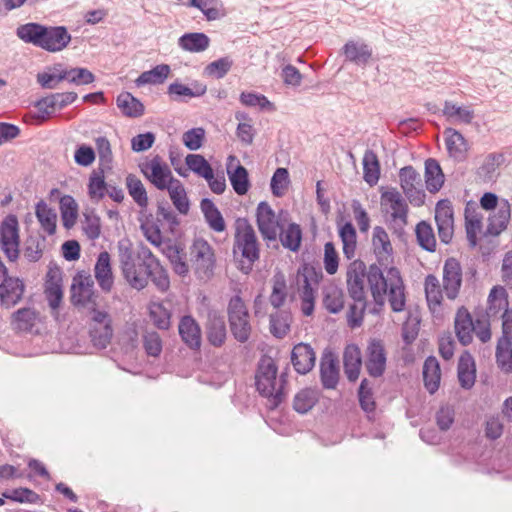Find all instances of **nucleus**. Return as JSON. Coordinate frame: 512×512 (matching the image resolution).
Listing matches in <instances>:
<instances>
[{
	"mask_svg": "<svg viewBox=\"0 0 512 512\" xmlns=\"http://www.w3.org/2000/svg\"><path fill=\"white\" fill-rule=\"evenodd\" d=\"M365 279L377 305H384L387 299L394 312L405 310V286L397 267L382 269L377 264H372L367 269L363 261L353 260L346 271L347 290L353 300H362L367 296Z\"/></svg>",
	"mask_w": 512,
	"mask_h": 512,
	"instance_id": "nucleus-1",
	"label": "nucleus"
},
{
	"mask_svg": "<svg viewBox=\"0 0 512 512\" xmlns=\"http://www.w3.org/2000/svg\"><path fill=\"white\" fill-rule=\"evenodd\" d=\"M117 250L122 274L132 288L144 289L150 278L160 291L168 290V273L148 248L141 247L134 251L131 241L124 238L118 242Z\"/></svg>",
	"mask_w": 512,
	"mask_h": 512,
	"instance_id": "nucleus-2",
	"label": "nucleus"
},
{
	"mask_svg": "<svg viewBox=\"0 0 512 512\" xmlns=\"http://www.w3.org/2000/svg\"><path fill=\"white\" fill-rule=\"evenodd\" d=\"M17 35L23 41L49 52H59L71 41V36L65 27H45L36 23L20 26L17 29Z\"/></svg>",
	"mask_w": 512,
	"mask_h": 512,
	"instance_id": "nucleus-3",
	"label": "nucleus"
},
{
	"mask_svg": "<svg viewBox=\"0 0 512 512\" xmlns=\"http://www.w3.org/2000/svg\"><path fill=\"white\" fill-rule=\"evenodd\" d=\"M277 366L271 357H262L256 374L259 393L270 399L273 406L282 401V383L277 380Z\"/></svg>",
	"mask_w": 512,
	"mask_h": 512,
	"instance_id": "nucleus-4",
	"label": "nucleus"
},
{
	"mask_svg": "<svg viewBox=\"0 0 512 512\" xmlns=\"http://www.w3.org/2000/svg\"><path fill=\"white\" fill-rule=\"evenodd\" d=\"M234 252L241 253L242 257L248 261L246 273L251 269V265L259 259V242L254 228L246 219L236 221Z\"/></svg>",
	"mask_w": 512,
	"mask_h": 512,
	"instance_id": "nucleus-5",
	"label": "nucleus"
},
{
	"mask_svg": "<svg viewBox=\"0 0 512 512\" xmlns=\"http://www.w3.org/2000/svg\"><path fill=\"white\" fill-rule=\"evenodd\" d=\"M321 277V273L308 265L297 272L296 283L300 293L301 311L305 316H310L314 312L315 291Z\"/></svg>",
	"mask_w": 512,
	"mask_h": 512,
	"instance_id": "nucleus-6",
	"label": "nucleus"
},
{
	"mask_svg": "<svg viewBox=\"0 0 512 512\" xmlns=\"http://www.w3.org/2000/svg\"><path fill=\"white\" fill-rule=\"evenodd\" d=\"M230 329L239 342H246L251 334L250 315L246 304L239 296H234L228 304Z\"/></svg>",
	"mask_w": 512,
	"mask_h": 512,
	"instance_id": "nucleus-7",
	"label": "nucleus"
},
{
	"mask_svg": "<svg viewBox=\"0 0 512 512\" xmlns=\"http://www.w3.org/2000/svg\"><path fill=\"white\" fill-rule=\"evenodd\" d=\"M190 260L200 278H210L215 268L213 247L203 238H196L190 247Z\"/></svg>",
	"mask_w": 512,
	"mask_h": 512,
	"instance_id": "nucleus-8",
	"label": "nucleus"
},
{
	"mask_svg": "<svg viewBox=\"0 0 512 512\" xmlns=\"http://www.w3.org/2000/svg\"><path fill=\"white\" fill-rule=\"evenodd\" d=\"M19 223L15 215H8L0 225V248L9 261L19 257Z\"/></svg>",
	"mask_w": 512,
	"mask_h": 512,
	"instance_id": "nucleus-9",
	"label": "nucleus"
},
{
	"mask_svg": "<svg viewBox=\"0 0 512 512\" xmlns=\"http://www.w3.org/2000/svg\"><path fill=\"white\" fill-rule=\"evenodd\" d=\"M380 200L382 211L390 216L393 224L401 227L407 223L408 205L397 189L384 191Z\"/></svg>",
	"mask_w": 512,
	"mask_h": 512,
	"instance_id": "nucleus-10",
	"label": "nucleus"
},
{
	"mask_svg": "<svg viewBox=\"0 0 512 512\" xmlns=\"http://www.w3.org/2000/svg\"><path fill=\"white\" fill-rule=\"evenodd\" d=\"M256 224L265 241H276L282 228L280 215H276L267 202H260L256 208Z\"/></svg>",
	"mask_w": 512,
	"mask_h": 512,
	"instance_id": "nucleus-11",
	"label": "nucleus"
},
{
	"mask_svg": "<svg viewBox=\"0 0 512 512\" xmlns=\"http://www.w3.org/2000/svg\"><path fill=\"white\" fill-rule=\"evenodd\" d=\"M399 181L404 194L412 205L421 206L424 204L425 191L422 178L412 166L400 169Z\"/></svg>",
	"mask_w": 512,
	"mask_h": 512,
	"instance_id": "nucleus-12",
	"label": "nucleus"
},
{
	"mask_svg": "<svg viewBox=\"0 0 512 512\" xmlns=\"http://www.w3.org/2000/svg\"><path fill=\"white\" fill-rule=\"evenodd\" d=\"M141 172L159 190H165L176 179L168 164L159 156L140 164Z\"/></svg>",
	"mask_w": 512,
	"mask_h": 512,
	"instance_id": "nucleus-13",
	"label": "nucleus"
},
{
	"mask_svg": "<svg viewBox=\"0 0 512 512\" xmlns=\"http://www.w3.org/2000/svg\"><path fill=\"white\" fill-rule=\"evenodd\" d=\"M371 242L378 266L383 269L390 268L389 265L393 262V247L386 230L381 226L374 227Z\"/></svg>",
	"mask_w": 512,
	"mask_h": 512,
	"instance_id": "nucleus-14",
	"label": "nucleus"
},
{
	"mask_svg": "<svg viewBox=\"0 0 512 512\" xmlns=\"http://www.w3.org/2000/svg\"><path fill=\"white\" fill-rule=\"evenodd\" d=\"M71 299L75 305L89 306L95 304L97 297L94 292V282L90 275L78 274L71 286Z\"/></svg>",
	"mask_w": 512,
	"mask_h": 512,
	"instance_id": "nucleus-15",
	"label": "nucleus"
},
{
	"mask_svg": "<svg viewBox=\"0 0 512 512\" xmlns=\"http://www.w3.org/2000/svg\"><path fill=\"white\" fill-rule=\"evenodd\" d=\"M435 221L439 238L443 243H449L454 233V218L452 205L448 200H441L437 203Z\"/></svg>",
	"mask_w": 512,
	"mask_h": 512,
	"instance_id": "nucleus-16",
	"label": "nucleus"
},
{
	"mask_svg": "<svg viewBox=\"0 0 512 512\" xmlns=\"http://www.w3.org/2000/svg\"><path fill=\"white\" fill-rule=\"evenodd\" d=\"M462 284V269L455 258L445 261L443 267V288L446 296L454 300L459 293Z\"/></svg>",
	"mask_w": 512,
	"mask_h": 512,
	"instance_id": "nucleus-17",
	"label": "nucleus"
},
{
	"mask_svg": "<svg viewBox=\"0 0 512 512\" xmlns=\"http://www.w3.org/2000/svg\"><path fill=\"white\" fill-rule=\"evenodd\" d=\"M91 319L95 323L91 331L92 341L95 346L105 348L112 336L109 315L104 311L93 309Z\"/></svg>",
	"mask_w": 512,
	"mask_h": 512,
	"instance_id": "nucleus-18",
	"label": "nucleus"
},
{
	"mask_svg": "<svg viewBox=\"0 0 512 512\" xmlns=\"http://www.w3.org/2000/svg\"><path fill=\"white\" fill-rule=\"evenodd\" d=\"M386 352L383 344L378 340H372L366 349L365 366L369 375L381 376L386 368Z\"/></svg>",
	"mask_w": 512,
	"mask_h": 512,
	"instance_id": "nucleus-19",
	"label": "nucleus"
},
{
	"mask_svg": "<svg viewBox=\"0 0 512 512\" xmlns=\"http://www.w3.org/2000/svg\"><path fill=\"white\" fill-rule=\"evenodd\" d=\"M206 335L209 343L215 347H220L225 343L227 330L224 317L215 310H210L207 315L205 325Z\"/></svg>",
	"mask_w": 512,
	"mask_h": 512,
	"instance_id": "nucleus-20",
	"label": "nucleus"
},
{
	"mask_svg": "<svg viewBox=\"0 0 512 512\" xmlns=\"http://www.w3.org/2000/svg\"><path fill=\"white\" fill-rule=\"evenodd\" d=\"M227 173L234 191L238 195L246 194L250 186L248 172L233 155L228 157Z\"/></svg>",
	"mask_w": 512,
	"mask_h": 512,
	"instance_id": "nucleus-21",
	"label": "nucleus"
},
{
	"mask_svg": "<svg viewBox=\"0 0 512 512\" xmlns=\"http://www.w3.org/2000/svg\"><path fill=\"white\" fill-rule=\"evenodd\" d=\"M315 352L310 345L299 343L294 346L291 353V362L299 374H307L315 365Z\"/></svg>",
	"mask_w": 512,
	"mask_h": 512,
	"instance_id": "nucleus-22",
	"label": "nucleus"
},
{
	"mask_svg": "<svg viewBox=\"0 0 512 512\" xmlns=\"http://www.w3.org/2000/svg\"><path fill=\"white\" fill-rule=\"evenodd\" d=\"M24 284L19 278L7 277L0 284V302L7 308L15 306L22 298Z\"/></svg>",
	"mask_w": 512,
	"mask_h": 512,
	"instance_id": "nucleus-23",
	"label": "nucleus"
},
{
	"mask_svg": "<svg viewBox=\"0 0 512 512\" xmlns=\"http://www.w3.org/2000/svg\"><path fill=\"white\" fill-rule=\"evenodd\" d=\"M347 61L359 66H365L372 57V48L363 41L350 40L342 48Z\"/></svg>",
	"mask_w": 512,
	"mask_h": 512,
	"instance_id": "nucleus-24",
	"label": "nucleus"
},
{
	"mask_svg": "<svg viewBox=\"0 0 512 512\" xmlns=\"http://www.w3.org/2000/svg\"><path fill=\"white\" fill-rule=\"evenodd\" d=\"M94 275L100 288L105 291H111L114 284V277L111 268L110 255L108 252L103 251L98 255Z\"/></svg>",
	"mask_w": 512,
	"mask_h": 512,
	"instance_id": "nucleus-25",
	"label": "nucleus"
},
{
	"mask_svg": "<svg viewBox=\"0 0 512 512\" xmlns=\"http://www.w3.org/2000/svg\"><path fill=\"white\" fill-rule=\"evenodd\" d=\"M344 373L349 381L354 382L359 378L362 367V354L359 347L349 344L343 352Z\"/></svg>",
	"mask_w": 512,
	"mask_h": 512,
	"instance_id": "nucleus-26",
	"label": "nucleus"
},
{
	"mask_svg": "<svg viewBox=\"0 0 512 512\" xmlns=\"http://www.w3.org/2000/svg\"><path fill=\"white\" fill-rule=\"evenodd\" d=\"M508 294L502 286H494L487 298L486 314L489 318L501 317L508 309Z\"/></svg>",
	"mask_w": 512,
	"mask_h": 512,
	"instance_id": "nucleus-27",
	"label": "nucleus"
},
{
	"mask_svg": "<svg viewBox=\"0 0 512 512\" xmlns=\"http://www.w3.org/2000/svg\"><path fill=\"white\" fill-rule=\"evenodd\" d=\"M182 340L191 349H198L201 345V329L194 318L184 316L178 326Z\"/></svg>",
	"mask_w": 512,
	"mask_h": 512,
	"instance_id": "nucleus-28",
	"label": "nucleus"
},
{
	"mask_svg": "<svg viewBox=\"0 0 512 512\" xmlns=\"http://www.w3.org/2000/svg\"><path fill=\"white\" fill-rule=\"evenodd\" d=\"M443 115L454 124H470L474 117V110L470 106L458 105L452 101H445Z\"/></svg>",
	"mask_w": 512,
	"mask_h": 512,
	"instance_id": "nucleus-29",
	"label": "nucleus"
},
{
	"mask_svg": "<svg viewBox=\"0 0 512 512\" xmlns=\"http://www.w3.org/2000/svg\"><path fill=\"white\" fill-rule=\"evenodd\" d=\"M475 324L472 321L470 313L461 307L458 309L455 317V332L458 340L463 345H468L473 339Z\"/></svg>",
	"mask_w": 512,
	"mask_h": 512,
	"instance_id": "nucleus-30",
	"label": "nucleus"
},
{
	"mask_svg": "<svg viewBox=\"0 0 512 512\" xmlns=\"http://www.w3.org/2000/svg\"><path fill=\"white\" fill-rule=\"evenodd\" d=\"M511 217V206L505 199L500 200L497 210L489 216L488 232L492 235L500 234L506 229Z\"/></svg>",
	"mask_w": 512,
	"mask_h": 512,
	"instance_id": "nucleus-31",
	"label": "nucleus"
},
{
	"mask_svg": "<svg viewBox=\"0 0 512 512\" xmlns=\"http://www.w3.org/2000/svg\"><path fill=\"white\" fill-rule=\"evenodd\" d=\"M444 134L449 155L458 160L463 159L469 148L464 136L453 128H447Z\"/></svg>",
	"mask_w": 512,
	"mask_h": 512,
	"instance_id": "nucleus-32",
	"label": "nucleus"
},
{
	"mask_svg": "<svg viewBox=\"0 0 512 512\" xmlns=\"http://www.w3.org/2000/svg\"><path fill=\"white\" fill-rule=\"evenodd\" d=\"M200 208L210 229L218 233L226 229L221 212L210 199H203L200 203Z\"/></svg>",
	"mask_w": 512,
	"mask_h": 512,
	"instance_id": "nucleus-33",
	"label": "nucleus"
},
{
	"mask_svg": "<svg viewBox=\"0 0 512 512\" xmlns=\"http://www.w3.org/2000/svg\"><path fill=\"white\" fill-rule=\"evenodd\" d=\"M476 378V368L473 357L469 353L461 355L458 363V379L464 389H470Z\"/></svg>",
	"mask_w": 512,
	"mask_h": 512,
	"instance_id": "nucleus-34",
	"label": "nucleus"
},
{
	"mask_svg": "<svg viewBox=\"0 0 512 512\" xmlns=\"http://www.w3.org/2000/svg\"><path fill=\"white\" fill-rule=\"evenodd\" d=\"M483 215L478 211L475 205L468 204L465 209L466 233L472 246L477 243V235L482 229Z\"/></svg>",
	"mask_w": 512,
	"mask_h": 512,
	"instance_id": "nucleus-35",
	"label": "nucleus"
},
{
	"mask_svg": "<svg viewBox=\"0 0 512 512\" xmlns=\"http://www.w3.org/2000/svg\"><path fill=\"white\" fill-rule=\"evenodd\" d=\"M441 370L438 360L435 357H428L423 365V380L426 389L433 394L439 388Z\"/></svg>",
	"mask_w": 512,
	"mask_h": 512,
	"instance_id": "nucleus-36",
	"label": "nucleus"
},
{
	"mask_svg": "<svg viewBox=\"0 0 512 512\" xmlns=\"http://www.w3.org/2000/svg\"><path fill=\"white\" fill-rule=\"evenodd\" d=\"M425 183L431 193L439 191L444 184V174L435 159L429 158L425 161Z\"/></svg>",
	"mask_w": 512,
	"mask_h": 512,
	"instance_id": "nucleus-37",
	"label": "nucleus"
},
{
	"mask_svg": "<svg viewBox=\"0 0 512 512\" xmlns=\"http://www.w3.org/2000/svg\"><path fill=\"white\" fill-rule=\"evenodd\" d=\"M323 305L330 313H338L344 307V294L340 287L329 283L323 288Z\"/></svg>",
	"mask_w": 512,
	"mask_h": 512,
	"instance_id": "nucleus-38",
	"label": "nucleus"
},
{
	"mask_svg": "<svg viewBox=\"0 0 512 512\" xmlns=\"http://www.w3.org/2000/svg\"><path fill=\"white\" fill-rule=\"evenodd\" d=\"M320 370L323 386L334 389L339 381L338 361L332 355H327L321 361Z\"/></svg>",
	"mask_w": 512,
	"mask_h": 512,
	"instance_id": "nucleus-39",
	"label": "nucleus"
},
{
	"mask_svg": "<svg viewBox=\"0 0 512 512\" xmlns=\"http://www.w3.org/2000/svg\"><path fill=\"white\" fill-rule=\"evenodd\" d=\"M178 45L185 51L200 53L209 47L210 39L204 33H186L179 38Z\"/></svg>",
	"mask_w": 512,
	"mask_h": 512,
	"instance_id": "nucleus-40",
	"label": "nucleus"
},
{
	"mask_svg": "<svg viewBox=\"0 0 512 512\" xmlns=\"http://www.w3.org/2000/svg\"><path fill=\"white\" fill-rule=\"evenodd\" d=\"M363 179L370 185L374 186L380 178V163L375 152L366 150L362 159Z\"/></svg>",
	"mask_w": 512,
	"mask_h": 512,
	"instance_id": "nucleus-41",
	"label": "nucleus"
},
{
	"mask_svg": "<svg viewBox=\"0 0 512 512\" xmlns=\"http://www.w3.org/2000/svg\"><path fill=\"white\" fill-rule=\"evenodd\" d=\"M57 271H50L45 284V294L52 309H57L63 297L61 279Z\"/></svg>",
	"mask_w": 512,
	"mask_h": 512,
	"instance_id": "nucleus-42",
	"label": "nucleus"
},
{
	"mask_svg": "<svg viewBox=\"0 0 512 512\" xmlns=\"http://www.w3.org/2000/svg\"><path fill=\"white\" fill-rule=\"evenodd\" d=\"M339 237L342 241L343 254L347 259H353L357 248V235L354 226L347 222L340 226Z\"/></svg>",
	"mask_w": 512,
	"mask_h": 512,
	"instance_id": "nucleus-43",
	"label": "nucleus"
},
{
	"mask_svg": "<svg viewBox=\"0 0 512 512\" xmlns=\"http://www.w3.org/2000/svg\"><path fill=\"white\" fill-rule=\"evenodd\" d=\"M126 188L134 202L142 209L148 206V195L142 181L135 175L129 174L126 177Z\"/></svg>",
	"mask_w": 512,
	"mask_h": 512,
	"instance_id": "nucleus-44",
	"label": "nucleus"
},
{
	"mask_svg": "<svg viewBox=\"0 0 512 512\" xmlns=\"http://www.w3.org/2000/svg\"><path fill=\"white\" fill-rule=\"evenodd\" d=\"M117 106L127 117H139L144 112L143 104L129 92L119 94Z\"/></svg>",
	"mask_w": 512,
	"mask_h": 512,
	"instance_id": "nucleus-45",
	"label": "nucleus"
},
{
	"mask_svg": "<svg viewBox=\"0 0 512 512\" xmlns=\"http://www.w3.org/2000/svg\"><path fill=\"white\" fill-rule=\"evenodd\" d=\"M165 190L168 191L170 199L179 213L187 214L189 211V200L182 183L176 179Z\"/></svg>",
	"mask_w": 512,
	"mask_h": 512,
	"instance_id": "nucleus-46",
	"label": "nucleus"
},
{
	"mask_svg": "<svg viewBox=\"0 0 512 512\" xmlns=\"http://www.w3.org/2000/svg\"><path fill=\"white\" fill-rule=\"evenodd\" d=\"M278 236L283 247L293 252L299 250L302 240V231L299 225L291 223L286 229L282 227Z\"/></svg>",
	"mask_w": 512,
	"mask_h": 512,
	"instance_id": "nucleus-47",
	"label": "nucleus"
},
{
	"mask_svg": "<svg viewBox=\"0 0 512 512\" xmlns=\"http://www.w3.org/2000/svg\"><path fill=\"white\" fill-rule=\"evenodd\" d=\"M60 212L63 226L67 229L72 228L78 218V204L72 196L61 197Z\"/></svg>",
	"mask_w": 512,
	"mask_h": 512,
	"instance_id": "nucleus-48",
	"label": "nucleus"
},
{
	"mask_svg": "<svg viewBox=\"0 0 512 512\" xmlns=\"http://www.w3.org/2000/svg\"><path fill=\"white\" fill-rule=\"evenodd\" d=\"M170 66L167 64H160L149 71L143 72L137 79L138 86L146 84H161L170 74Z\"/></svg>",
	"mask_w": 512,
	"mask_h": 512,
	"instance_id": "nucleus-49",
	"label": "nucleus"
},
{
	"mask_svg": "<svg viewBox=\"0 0 512 512\" xmlns=\"http://www.w3.org/2000/svg\"><path fill=\"white\" fill-rule=\"evenodd\" d=\"M36 216L41 227L48 233L54 234L56 230L57 214L45 202L41 201L36 205Z\"/></svg>",
	"mask_w": 512,
	"mask_h": 512,
	"instance_id": "nucleus-50",
	"label": "nucleus"
},
{
	"mask_svg": "<svg viewBox=\"0 0 512 512\" xmlns=\"http://www.w3.org/2000/svg\"><path fill=\"white\" fill-rule=\"evenodd\" d=\"M425 294L429 308L435 312L442 302L443 295L439 280L434 275H428L425 279Z\"/></svg>",
	"mask_w": 512,
	"mask_h": 512,
	"instance_id": "nucleus-51",
	"label": "nucleus"
},
{
	"mask_svg": "<svg viewBox=\"0 0 512 512\" xmlns=\"http://www.w3.org/2000/svg\"><path fill=\"white\" fill-rule=\"evenodd\" d=\"M318 400L317 391L314 389L306 388L299 391L293 401V408L301 414L307 413L311 410Z\"/></svg>",
	"mask_w": 512,
	"mask_h": 512,
	"instance_id": "nucleus-52",
	"label": "nucleus"
},
{
	"mask_svg": "<svg viewBox=\"0 0 512 512\" xmlns=\"http://www.w3.org/2000/svg\"><path fill=\"white\" fill-rule=\"evenodd\" d=\"M149 316L158 329H169L171 325V313L162 303L152 302L149 305Z\"/></svg>",
	"mask_w": 512,
	"mask_h": 512,
	"instance_id": "nucleus-53",
	"label": "nucleus"
},
{
	"mask_svg": "<svg viewBox=\"0 0 512 512\" xmlns=\"http://www.w3.org/2000/svg\"><path fill=\"white\" fill-rule=\"evenodd\" d=\"M272 293L270 295V303L278 308L285 302L287 296L286 279L283 273L277 272L272 278Z\"/></svg>",
	"mask_w": 512,
	"mask_h": 512,
	"instance_id": "nucleus-54",
	"label": "nucleus"
},
{
	"mask_svg": "<svg viewBox=\"0 0 512 512\" xmlns=\"http://www.w3.org/2000/svg\"><path fill=\"white\" fill-rule=\"evenodd\" d=\"M496 359L499 367L503 371H512V341L499 339L496 349Z\"/></svg>",
	"mask_w": 512,
	"mask_h": 512,
	"instance_id": "nucleus-55",
	"label": "nucleus"
},
{
	"mask_svg": "<svg viewBox=\"0 0 512 512\" xmlns=\"http://www.w3.org/2000/svg\"><path fill=\"white\" fill-rule=\"evenodd\" d=\"M291 315L284 311H278L270 317V329L277 338L284 337L290 329Z\"/></svg>",
	"mask_w": 512,
	"mask_h": 512,
	"instance_id": "nucleus-56",
	"label": "nucleus"
},
{
	"mask_svg": "<svg viewBox=\"0 0 512 512\" xmlns=\"http://www.w3.org/2000/svg\"><path fill=\"white\" fill-rule=\"evenodd\" d=\"M186 165L197 175L206 178L212 177L213 169L207 160L199 154H189L186 156Z\"/></svg>",
	"mask_w": 512,
	"mask_h": 512,
	"instance_id": "nucleus-57",
	"label": "nucleus"
},
{
	"mask_svg": "<svg viewBox=\"0 0 512 512\" xmlns=\"http://www.w3.org/2000/svg\"><path fill=\"white\" fill-rule=\"evenodd\" d=\"M289 184L288 170L286 168H277L270 183L272 194L276 197L283 196L287 192Z\"/></svg>",
	"mask_w": 512,
	"mask_h": 512,
	"instance_id": "nucleus-58",
	"label": "nucleus"
},
{
	"mask_svg": "<svg viewBox=\"0 0 512 512\" xmlns=\"http://www.w3.org/2000/svg\"><path fill=\"white\" fill-rule=\"evenodd\" d=\"M37 314L33 309L23 308L19 309L13 315V323L15 328L20 331H29L35 325Z\"/></svg>",
	"mask_w": 512,
	"mask_h": 512,
	"instance_id": "nucleus-59",
	"label": "nucleus"
},
{
	"mask_svg": "<svg viewBox=\"0 0 512 512\" xmlns=\"http://www.w3.org/2000/svg\"><path fill=\"white\" fill-rule=\"evenodd\" d=\"M416 236L421 247L427 251H434L436 239L432 227L422 221L416 226Z\"/></svg>",
	"mask_w": 512,
	"mask_h": 512,
	"instance_id": "nucleus-60",
	"label": "nucleus"
},
{
	"mask_svg": "<svg viewBox=\"0 0 512 512\" xmlns=\"http://www.w3.org/2000/svg\"><path fill=\"white\" fill-rule=\"evenodd\" d=\"M62 80H65V69H62L61 65L55 66L50 72L37 75L38 83L47 89H54Z\"/></svg>",
	"mask_w": 512,
	"mask_h": 512,
	"instance_id": "nucleus-61",
	"label": "nucleus"
},
{
	"mask_svg": "<svg viewBox=\"0 0 512 512\" xmlns=\"http://www.w3.org/2000/svg\"><path fill=\"white\" fill-rule=\"evenodd\" d=\"M232 64L233 62L229 57H222L209 63L204 69V74L209 77L221 79L229 72Z\"/></svg>",
	"mask_w": 512,
	"mask_h": 512,
	"instance_id": "nucleus-62",
	"label": "nucleus"
},
{
	"mask_svg": "<svg viewBox=\"0 0 512 512\" xmlns=\"http://www.w3.org/2000/svg\"><path fill=\"white\" fill-rule=\"evenodd\" d=\"M83 217L82 228L84 233L91 240L97 239L101 233L100 218L93 211L84 212Z\"/></svg>",
	"mask_w": 512,
	"mask_h": 512,
	"instance_id": "nucleus-63",
	"label": "nucleus"
},
{
	"mask_svg": "<svg viewBox=\"0 0 512 512\" xmlns=\"http://www.w3.org/2000/svg\"><path fill=\"white\" fill-rule=\"evenodd\" d=\"M104 176L99 172H93L89 179L88 193L91 200L99 202L106 193Z\"/></svg>",
	"mask_w": 512,
	"mask_h": 512,
	"instance_id": "nucleus-64",
	"label": "nucleus"
}]
</instances>
